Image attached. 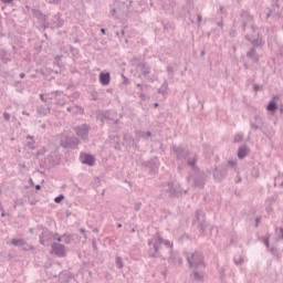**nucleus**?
Listing matches in <instances>:
<instances>
[{
	"mask_svg": "<svg viewBox=\"0 0 283 283\" xmlns=\"http://www.w3.org/2000/svg\"><path fill=\"white\" fill-rule=\"evenodd\" d=\"M161 244H164V247H166V249H169L170 251H171V249H174V243H171L169 240L163 239V237H160V234L156 233L153 237V239L148 240L149 258H160V245Z\"/></svg>",
	"mask_w": 283,
	"mask_h": 283,
	"instance_id": "1",
	"label": "nucleus"
},
{
	"mask_svg": "<svg viewBox=\"0 0 283 283\" xmlns=\"http://www.w3.org/2000/svg\"><path fill=\"white\" fill-rule=\"evenodd\" d=\"M189 266H195V269H205V256L199 251H195L193 253H184Z\"/></svg>",
	"mask_w": 283,
	"mask_h": 283,
	"instance_id": "2",
	"label": "nucleus"
},
{
	"mask_svg": "<svg viewBox=\"0 0 283 283\" xmlns=\"http://www.w3.org/2000/svg\"><path fill=\"white\" fill-rule=\"evenodd\" d=\"M192 224L199 229L200 233H205L207 231V219L205 216V211L197 210L195 213V219L192 220Z\"/></svg>",
	"mask_w": 283,
	"mask_h": 283,
	"instance_id": "3",
	"label": "nucleus"
},
{
	"mask_svg": "<svg viewBox=\"0 0 283 283\" xmlns=\"http://www.w3.org/2000/svg\"><path fill=\"white\" fill-rule=\"evenodd\" d=\"M251 33L245 35V40L252 43L253 48H262L264 45V40L255 31V27H251Z\"/></svg>",
	"mask_w": 283,
	"mask_h": 283,
	"instance_id": "4",
	"label": "nucleus"
},
{
	"mask_svg": "<svg viewBox=\"0 0 283 283\" xmlns=\"http://www.w3.org/2000/svg\"><path fill=\"white\" fill-rule=\"evenodd\" d=\"M90 125L87 124H82L80 126H75L73 128V130L75 132L76 136L78 138H81L82 140H84V143H86V140H90Z\"/></svg>",
	"mask_w": 283,
	"mask_h": 283,
	"instance_id": "5",
	"label": "nucleus"
},
{
	"mask_svg": "<svg viewBox=\"0 0 283 283\" xmlns=\"http://www.w3.org/2000/svg\"><path fill=\"white\" fill-rule=\"evenodd\" d=\"M81 145V139L77 137H64L61 139V147H64V149H76Z\"/></svg>",
	"mask_w": 283,
	"mask_h": 283,
	"instance_id": "6",
	"label": "nucleus"
},
{
	"mask_svg": "<svg viewBox=\"0 0 283 283\" xmlns=\"http://www.w3.org/2000/svg\"><path fill=\"white\" fill-rule=\"evenodd\" d=\"M241 23H242V30H247V27L250 25V32H251V28H253V15H251V13H249V11H241Z\"/></svg>",
	"mask_w": 283,
	"mask_h": 283,
	"instance_id": "7",
	"label": "nucleus"
},
{
	"mask_svg": "<svg viewBox=\"0 0 283 283\" xmlns=\"http://www.w3.org/2000/svg\"><path fill=\"white\" fill-rule=\"evenodd\" d=\"M51 253L57 258H65V245L59 242H53L51 244Z\"/></svg>",
	"mask_w": 283,
	"mask_h": 283,
	"instance_id": "8",
	"label": "nucleus"
},
{
	"mask_svg": "<svg viewBox=\"0 0 283 283\" xmlns=\"http://www.w3.org/2000/svg\"><path fill=\"white\" fill-rule=\"evenodd\" d=\"M228 169L227 166H214L212 176L214 180H224L227 178Z\"/></svg>",
	"mask_w": 283,
	"mask_h": 283,
	"instance_id": "9",
	"label": "nucleus"
},
{
	"mask_svg": "<svg viewBox=\"0 0 283 283\" xmlns=\"http://www.w3.org/2000/svg\"><path fill=\"white\" fill-rule=\"evenodd\" d=\"M80 160L82 165H87L88 167H94V165H96V158L94 157V155L81 154Z\"/></svg>",
	"mask_w": 283,
	"mask_h": 283,
	"instance_id": "10",
	"label": "nucleus"
},
{
	"mask_svg": "<svg viewBox=\"0 0 283 283\" xmlns=\"http://www.w3.org/2000/svg\"><path fill=\"white\" fill-rule=\"evenodd\" d=\"M187 165L192 169L193 172L200 171V168L198 167V155L192 154L187 158Z\"/></svg>",
	"mask_w": 283,
	"mask_h": 283,
	"instance_id": "11",
	"label": "nucleus"
},
{
	"mask_svg": "<svg viewBox=\"0 0 283 283\" xmlns=\"http://www.w3.org/2000/svg\"><path fill=\"white\" fill-rule=\"evenodd\" d=\"M193 184H195V187L202 189L205 187V172L200 170L198 172H195Z\"/></svg>",
	"mask_w": 283,
	"mask_h": 283,
	"instance_id": "12",
	"label": "nucleus"
},
{
	"mask_svg": "<svg viewBox=\"0 0 283 283\" xmlns=\"http://www.w3.org/2000/svg\"><path fill=\"white\" fill-rule=\"evenodd\" d=\"M11 244L13 247H22L23 251H32L34 249L32 245L28 244V242H25V240L23 239H12Z\"/></svg>",
	"mask_w": 283,
	"mask_h": 283,
	"instance_id": "13",
	"label": "nucleus"
},
{
	"mask_svg": "<svg viewBox=\"0 0 283 283\" xmlns=\"http://www.w3.org/2000/svg\"><path fill=\"white\" fill-rule=\"evenodd\" d=\"M272 8L268 13H266V19H270L272 17L273 19H280V4L275 2L272 4Z\"/></svg>",
	"mask_w": 283,
	"mask_h": 283,
	"instance_id": "14",
	"label": "nucleus"
},
{
	"mask_svg": "<svg viewBox=\"0 0 283 283\" xmlns=\"http://www.w3.org/2000/svg\"><path fill=\"white\" fill-rule=\"evenodd\" d=\"M268 112H271V114H275L277 112V95H274L268 106H266Z\"/></svg>",
	"mask_w": 283,
	"mask_h": 283,
	"instance_id": "15",
	"label": "nucleus"
},
{
	"mask_svg": "<svg viewBox=\"0 0 283 283\" xmlns=\"http://www.w3.org/2000/svg\"><path fill=\"white\" fill-rule=\"evenodd\" d=\"M255 123H251L250 127L251 129L258 130L262 129V125H264V119L260 115L254 116Z\"/></svg>",
	"mask_w": 283,
	"mask_h": 283,
	"instance_id": "16",
	"label": "nucleus"
},
{
	"mask_svg": "<svg viewBox=\"0 0 283 283\" xmlns=\"http://www.w3.org/2000/svg\"><path fill=\"white\" fill-rule=\"evenodd\" d=\"M247 56H248V59H251V61H253V63H258L260 61V54H258V51L255 50V48H251L247 52Z\"/></svg>",
	"mask_w": 283,
	"mask_h": 283,
	"instance_id": "17",
	"label": "nucleus"
},
{
	"mask_svg": "<svg viewBox=\"0 0 283 283\" xmlns=\"http://www.w3.org/2000/svg\"><path fill=\"white\" fill-rule=\"evenodd\" d=\"M249 151H250V149L247 145L240 146L239 149H238L239 160H242V159L247 158V156H249Z\"/></svg>",
	"mask_w": 283,
	"mask_h": 283,
	"instance_id": "18",
	"label": "nucleus"
},
{
	"mask_svg": "<svg viewBox=\"0 0 283 283\" xmlns=\"http://www.w3.org/2000/svg\"><path fill=\"white\" fill-rule=\"evenodd\" d=\"M36 112L40 116H48V114H50V112H52V106L50 105H39L36 107Z\"/></svg>",
	"mask_w": 283,
	"mask_h": 283,
	"instance_id": "19",
	"label": "nucleus"
},
{
	"mask_svg": "<svg viewBox=\"0 0 283 283\" xmlns=\"http://www.w3.org/2000/svg\"><path fill=\"white\" fill-rule=\"evenodd\" d=\"M192 279L195 282H202V280H205V269H200V271L195 270L192 273Z\"/></svg>",
	"mask_w": 283,
	"mask_h": 283,
	"instance_id": "20",
	"label": "nucleus"
},
{
	"mask_svg": "<svg viewBox=\"0 0 283 283\" xmlns=\"http://www.w3.org/2000/svg\"><path fill=\"white\" fill-rule=\"evenodd\" d=\"M109 81H112V76L109 75V73H104V72L99 73V83L102 85H108Z\"/></svg>",
	"mask_w": 283,
	"mask_h": 283,
	"instance_id": "21",
	"label": "nucleus"
},
{
	"mask_svg": "<svg viewBox=\"0 0 283 283\" xmlns=\"http://www.w3.org/2000/svg\"><path fill=\"white\" fill-rule=\"evenodd\" d=\"M27 144H25V147H28V149H36V142L34 140V136L32 135H28L27 136Z\"/></svg>",
	"mask_w": 283,
	"mask_h": 283,
	"instance_id": "22",
	"label": "nucleus"
},
{
	"mask_svg": "<svg viewBox=\"0 0 283 283\" xmlns=\"http://www.w3.org/2000/svg\"><path fill=\"white\" fill-rule=\"evenodd\" d=\"M138 138H144L147 140V138H151V132H138L137 133Z\"/></svg>",
	"mask_w": 283,
	"mask_h": 283,
	"instance_id": "23",
	"label": "nucleus"
},
{
	"mask_svg": "<svg viewBox=\"0 0 283 283\" xmlns=\"http://www.w3.org/2000/svg\"><path fill=\"white\" fill-rule=\"evenodd\" d=\"M168 193L169 196H176V187H174V182L169 181L168 182Z\"/></svg>",
	"mask_w": 283,
	"mask_h": 283,
	"instance_id": "24",
	"label": "nucleus"
},
{
	"mask_svg": "<svg viewBox=\"0 0 283 283\" xmlns=\"http://www.w3.org/2000/svg\"><path fill=\"white\" fill-rule=\"evenodd\" d=\"M138 67L142 70L143 74H149V67H147V64L145 63H139Z\"/></svg>",
	"mask_w": 283,
	"mask_h": 283,
	"instance_id": "25",
	"label": "nucleus"
},
{
	"mask_svg": "<svg viewBox=\"0 0 283 283\" xmlns=\"http://www.w3.org/2000/svg\"><path fill=\"white\" fill-rule=\"evenodd\" d=\"M55 21L54 23L56 24V28H63V20H61V15H55L54 17Z\"/></svg>",
	"mask_w": 283,
	"mask_h": 283,
	"instance_id": "26",
	"label": "nucleus"
},
{
	"mask_svg": "<svg viewBox=\"0 0 283 283\" xmlns=\"http://www.w3.org/2000/svg\"><path fill=\"white\" fill-rule=\"evenodd\" d=\"M62 242H64V244H70V242H72V237H70L69 234H63Z\"/></svg>",
	"mask_w": 283,
	"mask_h": 283,
	"instance_id": "27",
	"label": "nucleus"
},
{
	"mask_svg": "<svg viewBox=\"0 0 283 283\" xmlns=\"http://www.w3.org/2000/svg\"><path fill=\"white\" fill-rule=\"evenodd\" d=\"M159 94H163V96H165V94H167V83H164L159 90H158Z\"/></svg>",
	"mask_w": 283,
	"mask_h": 283,
	"instance_id": "28",
	"label": "nucleus"
},
{
	"mask_svg": "<svg viewBox=\"0 0 283 283\" xmlns=\"http://www.w3.org/2000/svg\"><path fill=\"white\" fill-rule=\"evenodd\" d=\"M115 263L118 266V269H123L124 264H123V259L120 256H116Z\"/></svg>",
	"mask_w": 283,
	"mask_h": 283,
	"instance_id": "29",
	"label": "nucleus"
},
{
	"mask_svg": "<svg viewBox=\"0 0 283 283\" xmlns=\"http://www.w3.org/2000/svg\"><path fill=\"white\" fill-rule=\"evenodd\" d=\"M1 61L4 63H10V61H11L10 57H7L6 51L1 52Z\"/></svg>",
	"mask_w": 283,
	"mask_h": 283,
	"instance_id": "30",
	"label": "nucleus"
},
{
	"mask_svg": "<svg viewBox=\"0 0 283 283\" xmlns=\"http://www.w3.org/2000/svg\"><path fill=\"white\" fill-rule=\"evenodd\" d=\"M63 200H65V196L60 195V196L55 197L54 202H56V205H59V203L63 202Z\"/></svg>",
	"mask_w": 283,
	"mask_h": 283,
	"instance_id": "31",
	"label": "nucleus"
},
{
	"mask_svg": "<svg viewBox=\"0 0 283 283\" xmlns=\"http://www.w3.org/2000/svg\"><path fill=\"white\" fill-rule=\"evenodd\" d=\"M196 17H197V27L200 28V25L202 24V15L200 13H197Z\"/></svg>",
	"mask_w": 283,
	"mask_h": 283,
	"instance_id": "32",
	"label": "nucleus"
},
{
	"mask_svg": "<svg viewBox=\"0 0 283 283\" xmlns=\"http://www.w3.org/2000/svg\"><path fill=\"white\" fill-rule=\"evenodd\" d=\"M142 207H143V203H142V202H136V203H135V207H134V210H135V211H140Z\"/></svg>",
	"mask_w": 283,
	"mask_h": 283,
	"instance_id": "33",
	"label": "nucleus"
},
{
	"mask_svg": "<svg viewBox=\"0 0 283 283\" xmlns=\"http://www.w3.org/2000/svg\"><path fill=\"white\" fill-rule=\"evenodd\" d=\"M253 90H254V92H260V90H262V85H260V84H254V85H253Z\"/></svg>",
	"mask_w": 283,
	"mask_h": 283,
	"instance_id": "34",
	"label": "nucleus"
},
{
	"mask_svg": "<svg viewBox=\"0 0 283 283\" xmlns=\"http://www.w3.org/2000/svg\"><path fill=\"white\" fill-rule=\"evenodd\" d=\"M150 170L153 171V174H158V165L150 166Z\"/></svg>",
	"mask_w": 283,
	"mask_h": 283,
	"instance_id": "35",
	"label": "nucleus"
},
{
	"mask_svg": "<svg viewBox=\"0 0 283 283\" xmlns=\"http://www.w3.org/2000/svg\"><path fill=\"white\" fill-rule=\"evenodd\" d=\"M49 3H51L52 6H59V3H61V0H49Z\"/></svg>",
	"mask_w": 283,
	"mask_h": 283,
	"instance_id": "36",
	"label": "nucleus"
},
{
	"mask_svg": "<svg viewBox=\"0 0 283 283\" xmlns=\"http://www.w3.org/2000/svg\"><path fill=\"white\" fill-rule=\"evenodd\" d=\"M263 244L266 247V249H270V244H269V238H264L263 239Z\"/></svg>",
	"mask_w": 283,
	"mask_h": 283,
	"instance_id": "37",
	"label": "nucleus"
},
{
	"mask_svg": "<svg viewBox=\"0 0 283 283\" xmlns=\"http://www.w3.org/2000/svg\"><path fill=\"white\" fill-rule=\"evenodd\" d=\"M270 253H272V255H277V248H271L270 249Z\"/></svg>",
	"mask_w": 283,
	"mask_h": 283,
	"instance_id": "38",
	"label": "nucleus"
},
{
	"mask_svg": "<svg viewBox=\"0 0 283 283\" xmlns=\"http://www.w3.org/2000/svg\"><path fill=\"white\" fill-rule=\"evenodd\" d=\"M3 118H4V120L10 122V115L8 112L3 113Z\"/></svg>",
	"mask_w": 283,
	"mask_h": 283,
	"instance_id": "39",
	"label": "nucleus"
},
{
	"mask_svg": "<svg viewBox=\"0 0 283 283\" xmlns=\"http://www.w3.org/2000/svg\"><path fill=\"white\" fill-rule=\"evenodd\" d=\"M71 53H73L74 55L78 54V49L71 46Z\"/></svg>",
	"mask_w": 283,
	"mask_h": 283,
	"instance_id": "40",
	"label": "nucleus"
},
{
	"mask_svg": "<svg viewBox=\"0 0 283 283\" xmlns=\"http://www.w3.org/2000/svg\"><path fill=\"white\" fill-rule=\"evenodd\" d=\"M234 264L239 266V264H244V259H239V261L234 260Z\"/></svg>",
	"mask_w": 283,
	"mask_h": 283,
	"instance_id": "41",
	"label": "nucleus"
},
{
	"mask_svg": "<svg viewBox=\"0 0 283 283\" xmlns=\"http://www.w3.org/2000/svg\"><path fill=\"white\" fill-rule=\"evenodd\" d=\"M261 220H262L261 217H256V218H255V227H260Z\"/></svg>",
	"mask_w": 283,
	"mask_h": 283,
	"instance_id": "42",
	"label": "nucleus"
},
{
	"mask_svg": "<svg viewBox=\"0 0 283 283\" xmlns=\"http://www.w3.org/2000/svg\"><path fill=\"white\" fill-rule=\"evenodd\" d=\"M40 99L42 101V103H48V98H45L44 94H40Z\"/></svg>",
	"mask_w": 283,
	"mask_h": 283,
	"instance_id": "43",
	"label": "nucleus"
},
{
	"mask_svg": "<svg viewBox=\"0 0 283 283\" xmlns=\"http://www.w3.org/2000/svg\"><path fill=\"white\" fill-rule=\"evenodd\" d=\"M78 114H85V111L81 106H76Z\"/></svg>",
	"mask_w": 283,
	"mask_h": 283,
	"instance_id": "44",
	"label": "nucleus"
},
{
	"mask_svg": "<svg viewBox=\"0 0 283 283\" xmlns=\"http://www.w3.org/2000/svg\"><path fill=\"white\" fill-rule=\"evenodd\" d=\"M228 166H229V167H235V161L229 160V161H228Z\"/></svg>",
	"mask_w": 283,
	"mask_h": 283,
	"instance_id": "45",
	"label": "nucleus"
},
{
	"mask_svg": "<svg viewBox=\"0 0 283 283\" xmlns=\"http://www.w3.org/2000/svg\"><path fill=\"white\" fill-rule=\"evenodd\" d=\"M265 211H266L268 213H271V211H273V207L268 206V207L265 208Z\"/></svg>",
	"mask_w": 283,
	"mask_h": 283,
	"instance_id": "46",
	"label": "nucleus"
},
{
	"mask_svg": "<svg viewBox=\"0 0 283 283\" xmlns=\"http://www.w3.org/2000/svg\"><path fill=\"white\" fill-rule=\"evenodd\" d=\"M279 54H280V56H282V59H283V46L280 48Z\"/></svg>",
	"mask_w": 283,
	"mask_h": 283,
	"instance_id": "47",
	"label": "nucleus"
},
{
	"mask_svg": "<svg viewBox=\"0 0 283 283\" xmlns=\"http://www.w3.org/2000/svg\"><path fill=\"white\" fill-rule=\"evenodd\" d=\"M111 14H112V17H116V9H112Z\"/></svg>",
	"mask_w": 283,
	"mask_h": 283,
	"instance_id": "48",
	"label": "nucleus"
},
{
	"mask_svg": "<svg viewBox=\"0 0 283 283\" xmlns=\"http://www.w3.org/2000/svg\"><path fill=\"white\" fill-rule=\"evenodd\" d=\"M234 180H235L237 184L242 182V177H237Z\"/></svg>",
	"mask_w": 283,
	"mask_h": 283,
	"instance_id": "49",
	"label": "nucleus"
},
{
	"mask_svg": "<svg viewBox=\"0 0 283 283\" xmlns=\"http://www.w3.org/2000/svg\"><path fill=\"white\" fill-rule=\"evenodd\" d=\"M14 0H1L2 3H12Z\"/></svg>",
	"mask_w": 283,
	"mask_h": 283,
	"instance_id": "50",
	"label": "nucleus"
},
{
	"mask_svg": "<svg viewBox=\"0 0 283 283\" xmlns=\"http://www.w3.org/2000/svg\"><path fill=\"white\" fill-rule=\"evenodd\" d=\"M167 72H168V74H171V72H174V69H171V66H168Z\"/></svg>",
	"mask_w": 283,
	"mask_h": 283,
	"instance_id": "51",
	"label": "nucleus"
},
{
	"mask_svg": "<svg viewBox=\"0 0 283 283\" xmlns=\"http://www.w3.org/2000/svg\"><path fill=\"white\" fill-rule=\"evenodd\" d=\"M81 233H83L84 238H87V234H85V229H80Z\"/></svg>",
	"mask_w": 283,
	"mask_h": 283,
	"instance_id": "52",
	"label": "nucleus"
},
{
	"mask_svg": "<svg viewBox=\"0 0 283 283\" xmlns=\"http://www.w3.org/2000/svg\"><path fill=\"white\" fill-rule=\"evenodd\" d=\"M280 233H281L280 238L283 240V228H280Z\"/></svg>",
	"mask_w": 283,
	"mask_h": 283,
	"instance_id": "53",
	"label": "nucleus"
},
{
	"mask_svg": "<svg viewBox=\"0 0 283 283\" xmlns=\"http://www.w3.org/2000/svg\"><path fill=\"white\" fill-rule=\"evenodd\" d=\"M56 241H57V242H63V235L59 237V238L56 239Z\"/></svg>",
	"mask_w": 283,
	"mask_h": 283,
	"instance_id": "54",
	"label": "nucleus"
},
{
	"mask_svg": "<svg viewBox=\"0 0 283 283\" xmlns=\"http://www.w3.org/2000/svg\"><path fill=\"white\" fill-rule=\"evenodd\" d=\"M217 25H218L219 28H222V25H223L222 21L217 22Z\"/></svg>",
	"mask_w": 283,
	"mask_h": 283,
	"instance_id": "55",
	"label": "nucleus"
},
{
	"mask_svg": "<svg viewBox=\"0 0 283 283\" xmlns=\"http://www.w3.org/2000/svg\"><path fill=\"white\" fill-rule=\"evenodd\" d=\"M241 139H242V137H235L234 138L235 143H240Z\"/></svg>",
	"mask_w": 283,
	"mask_h": 283,
	"instance_id": "56",
	"label": "nucleus"
},
{
	"mask_svg": "<svg viewBox=\"0 0 283 283\" xmlns=\"http://www.w3.org/2000/svg\"><path fill=\"white\" fill-rule=\"evenodd\" d=\"M20 78H25V73H20Z\"/></svg>",
	"mask_w": 283,
	"mask_h": 283,
	"instance_id": "57",
	"label": "nucleus"
},
{
	"mask_svg": "<svg viewBox=\"0 0 283 283\" xmlns=\"http://www.w3.org/2000/svg\"><path fill=\"white\" fill-rule=\"evenodd\" d=\"M22 114H23L24 116H30V113H28V112H25V111H23Z\"/></svg>",
	"mask_w": 283,
	"mask_h": 283,
	"instance_id": "58",
	"label": "nucleus"
},
{
	"mask_svg": "<svg viewBox=\"0 0 283 283\" xmlns=\"http://www.w3.org/2000/svg\"><path fill=\"white\" fill-rule=\"evenodd\" d=\"M35 189H36L38 191H40L41 185H36V186H35Z\"/></svg>",
	"mask_w": 283,
	"mask_h": 283,
	"instance_id": "59",
	"label": "nucleus"
},
{
	"mask_svg": "<svg viewBox=\"0 0 283 283\" xmlns=\"http://www.w3.org/2000/svg\"><path fill=\"white\" fill-rule=\"evenodd\" d=\"M101 33H102V34H106L105 29H101Z\"/></svg>",
	"mask_w": 283,
	"mask_h": 283,
	"instance_id": "60",
	"label": "nucleus"
},
{
	"mask_svg": "<svg viewBox=\"0 0 283 283\" xmlns=\"http://www.w3.org/2000/svg\"><path fill=\"white\" fill-rule=\"evenodd\" d=\"M41 154H43V151L39 150V151L36 153V156H41Z\"/></svg>",
	"mask_w": 283,
	"mask_h": 283,
	"instance_id": "61",
	"label": "nucleus"
},
{
	"mask_svg": "<svg viewBox=\"0 0 283 283\" xmlns=\"http://www.w3.org/2000/svg\"><path fill=\"white\" fill-rule=\"evenodd\" d=\"M123 227V224L118 223L117 224V229H120Z\"/></svg>",
	"mask_w": 283,
	"mask_h": 283,
	"instance_id": "62",
	"label": "nucleus"
},
{
	"mask_svg": "<svg viewBox=\"0 0 283 283\" xmlns=\"http://www.w3.org/2000/svg\"><path fill=\"white\" fill-rule=\"evenodd\" d=\"M67 112H72V107H67Z\"/></svg>",
	"mask_w": 283,
	"mask_h": 283,
	"instance_id": "63",
	"label": "nucleus"
},
{
	"mask_svg": "<svg viewBox=\"0 0 283 283\" xmlns=\"http://www.w3.org/2000/svg\"><path fill=\"white\" fill-rule=\"evenodd\" d=\"M40 243H41V244H45V242H43L41 239H40Z\"/></svg>",
	"mask_w": 283,
	"mask_h": 283,
	"instance_id": "64",
	"label": "nucleus"
}]
</instances>
